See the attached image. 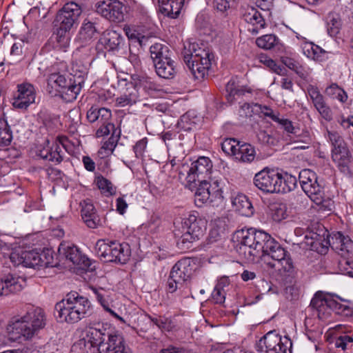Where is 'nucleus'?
<instances>
[{"instance_id": "22", "label": "nucleus", "mask_w": 353, "mask_h": 353, "mask_svg": "<svg viewBox=\"0 0 353 353\" xmlns=\"http://www.w3.org/2000/svg\"><path fill=\"white\" fill-rule=\"evenodd\" d=\"M26 285L23 277L8 274L0 278V297L20 292Z\"/></svg>"}, {"instance_id": "10", "label": "nucleus", "mask_w": 353, "mask_h": 353, "mask_svg": "<svg viewBox=\"0 0 353 353\" xmlns=\"http://www.w3.org/2000/svg\"><path fill=\"white\" fill-rule=\"evenodd\" d=\"M192 273V268L190 260L179 261L170 271L168 281V292L173 293L177 290H183L186 288Z\"/></svg>"}, {"instance_id": "57", "label": "nucleus", "mask_w": 353, "mask_h": 353, "mask_svg": "<svg viewBox=\"0 0 353 353\" xmlns=\"http://www.w3.org/2000/svg\"><path fill=\"white\" fill-rule=\"evenodd\" d=\"M240 142L234 139H225L221 143L222 150L228 155L234 157Z\"/></svg>"}, {"instance_id": "20", "label": "nucleus", "mask_w": 353, "mask_h": 353, "mask_svg": "<svg viewBox=\"0 0 353 353\" xmlns=\"http://www.w3.org/2000/svg\"><path fill=\"white\" fill-rule=\"evenodd\" d=\"M36 91L34 87L28 83L19 84L17 92L12 100V105L17 109H26L35 102Z\"/></svg>"}, {"instance_id": "28", "label": "nucleus", "mask_w": 353, "mask_h": 353, "mask_svg": "<svg viewBox=\"0 0 353 353\" xmlns=\"http://www.w3.org/2000/svg\"><path fill=\"white\" fill-rule=\"evenodd\" d=\"M125 90L117 98L116 103L119 107H125L134 104L139 99V91L133 83H125Z\"/></svg>"}, {"instance_id": "59", "label": "nucleus", "mask_w": 353, "mask_h": 353, "mask_svg": "<svg viewBox=\"0 0 353 353\" xmlns=\"http://www.w3.org/2000/svg\"><path fill=\"white\" fill-rule=\"evenodd\" d=\"M148 139L144 137L136 142L133 147V151L135 157L138 159H143L146 152Z\"/></svg>"}, {"instance_id": "52", "label": "nucleus", "mask_w": 353, "mask_h": 353, "mask_svg": "<svg viewBox=\"0 0 353 353\" xmlns=\"http://www.w3.org/2000/svg\"><path fill=\"white\" fill-rule=\"evenodd\" d=\"M69 117L71 118L70 123L68 124V134H74L77 131V127L81 123V114L79 108H73L68 112Z\"/></svg>"}, {"instance_id": "50", "label": "nucleus", "mask_w": 353, "mask_h": 353, "mask_svg": "<svg viewBox=\"0 0 353 353\" xmlns=\"http://www.w3.org/2000/svg\"><path fill=\"white\" fill-rule=\"evenodd\" d=\"M325 92L328 96L343 103L345 102L347 99L346 92L336 83H332L328 86L325 90Z\"/></svg>"}, {"instance_id": "25", "label": "nucleus", "mask_w": 353, "mask_h": 353, "mask_svg": "<svg viewBox=\"0 0 353 353\" xmlns=\"http://www.w3.org/2000/svg\"><path fill=\"white\" fill-rule=\"evenodd\" d=\"M242 16L245 22L251 24L253 28L249 29L250 32L257 34L258 32L264 28L265 22L261 13L252 6H247L242 12Z\"/></svg>"}, {"instance_id": "34", "label": "nucleus", "mask_w": 353, "mask_h": 353, "mask_svg": "<svg viewBox=\"0 0 353 353\" xmlns=\"http://www.w3.org/2000/svg\"><path fill=\"white\" fill-rule=\"evenodd\" d=\"M190 0H159L162 10L168 17L174 19L181 12L183 5Z\"/></svg>"}, {"instance_id": "6", "label": "nucleus", "mask_w": 353, "mask_h": 353, "mask_svg": "<svg viewBox=\"0 0 353 353\" xmlns=\"http://www.w3.org/2000/svg\"><path fill=\"white\" fill-rule=\"evenodd\" d=\"M94 251L104 262H114L125 264L130 259L131 250L128 243L117 241L99 239L97 241Z\"/></svg>"}, {"instance_id": "9", "label": "nucleus", "mask_w": 353, "mask_h": 353, "mask_svg": "<svg viewBox=\"0 0 353 353\" xmlns=\"http://www.w3.org/2000/svg\"><path fill=\"white\" fill-rule=\"evenodd\" d=\"M292 342L288 336H282L276 331H270L256 343L260 353H292Z\"/></svg>"}, {"instance_id": "18", "label": "nucleus", "mask_w": 353, "mask_h": 353, "mask_svg": "<svg viewBox=\"0 0 353 353\" xmlns=\"http://www.w3.org/2000/svg\"><path fill=\"white\" fill-rule=\"evenodd\" d=\"M302 190L311 200L319 201L321 190L323 188L317 181L316 174L310 169L302 170L299 175Z\"/></svg>"}, {"instance_id": "36", "label": "nucleus", "mask_w": 353, "mask_h": 353, "mask_svg": "<svg viewBox=\"0 0 353 353\" xmlns=\"http://www.w3.org/2000/svg\"><path fill=\"white\" fill-rule=\"evenodd\" d=\"M302 52L307 58L316 61H321L324 57L325 51L319 46L312 42L304 41L301 45Z\"/></svg>"}, {"instance_id": "17", "label": "nucleus", "mask_w": 353, "mask_h": 353, "mask_svg": "<svg viewBox=\"0 0 353 353\" xmlns=\"http://www.w3.org/2000/svg\"><path fill=\"white\" fill-rule=\"evenodd\" d=\"M212 162L209 157H199L193 161L187 172L186 179L188 183L206 180L210 178L212 171Z\"/></svg>"}, {"instance_id": "48", "label": "nucleus", "mask_w": 353, "mask_h": 353, "mask_svg": "<svg viewBox=\"0 0 353 353\" xmlns=\"http://www.w3.org/2000/svg\"><path fill=\"white\" fill-rule=\"evenodd\" d=\"M279 39L272 34L263 35L256 40L257 46L265 50L272 49L277 45Z\"/></svg>"}, {"instance_id": "49", "label": "nucleus", "mask_w": 353, "mask_h": 353, "mask_svg": "<svg viewBox=\"0 0 353 353\" xmlns=\"http://www.w3.org/2000/svg\"><path fill=\"white\" fill-rule=\"evenodd\" d=\"M71 84L68 86V102L75 100L81 89V84L83 83V78L81 76L77 77V80L70 78Z\"/></svg>"}, {"instance_id": "42", "label": "nucleus", "mask_w": 353, "mask_h": 353, "mask_svg": "<svg viewBox=\"0 0 353 353\" xmlns=\"http://www.w3.org/2000/svg\"><path fill=\"white\" fill-rule=\"evenodd\" d=\"M81 14V7L74 2H68V28L77 27Z\"/></svg>"}, {"instance_id": "38", "label": "nucleus", "mask_w": 353, "mask_h": 353, "mask_svg": "<svg viewBox=\"0 0 353 353\" xmlns=\"http://www.w3.org/2000/svg\"><path fill=\"white\" fill-rule=\"evenodd\" d=\"M94 183L101 192L106 196L114 195L117 192L116 186H114L110 180L101 174L95 176Z\"/></svg>"}, {"instance_id": "14", "label": "nucleus", "mask_w": 353, "mask_h": 353, "mask_svg": "<svg viewBox=\"0 0 353 353\" xmlns=\"http://www.w3.org/2000/svg\"><path fill=\"white\" fill-rule=\"evenodd\" d=\"M89 307L86 298L75 292L68 293V323H75L85 318Z\"/></svg>"}, {"instance_id": "8", "label": "nucleus", "mask_w": 353, "mask_h": 353, "mask_svg": "<svg viewBox=\"0 0 353 353\" xmlns=\"http://www.w3.org/2000/svg\"><path fill=\"white\" fill-rule=\"evenodd\" d=\"M225 181L222 179L214 178L210 181H202L194 194V203L196 206L201 207L208 201H223L224 199L223 189Z\"/></svg>"}, {"instance_id": "44", "label": "nucleus", "mask_w": 353, "mask_h": 353, "mask_svg": "<svg viewBox=\"0 0 353 353\" xmlns=\"http://www.w3.org/2000/svg\"><path fill=\"white\" fill-rule=\"evenodd\" d=\"M225 90L227 92V99L229 102L232 103L235 96L243 95L245 93V90L239 81L235 79H230L226 86Z\"/></svg>"}, {"instance_id": "15", "label": "nucleus", "mask_w": 353, "mask_h": 353, "mask_svg": "<svg viewBox=\"0 0 353 353\" xmlns=\"http://www.w3.org/2000/svg\"><path fill=\"white\" fill-rule=\"evenodd\" d=\"M51 41L54 49L66 51V4L57 12L53 21Z\"/></svg>"}, {"instance_id": "55", "label": "nucleus", "mask_w": 353, "mask_h": 353, "mask_svg": "<svg viewBox=\"0 0 353 353\" xmlns=\"http://www.w3.org/2000/svg\"><path fill=\"white\" fill-rule=\"evenodd\" d=\"M307 94L312 100L315 108H317L325 103L323 95L320 93L319 89L316 87L310 85L307 87Z\"/></svg>"}, {"instance_id": "27", "label": "nucleus", "mask_w": 353, "mask_h": 353, "mask_svg": "<svg viewBox=\"0 0 353 353\" xmlns=\"http://www.w3.org/2000/svg\"><path fill=\"white\" fill-rule=\"evenodd\" d=\"M82 219L86 225L92 229L97 228L100 220L96 213L93 203L90 199H85L80 203Z\"/></svg>"}, {"instance_id": "30", "label": "nucleus", "mask_w": 353, "mask_h": 353, "mask_svg": "<svg viewBox=\"0 0 353 353\" xmlns=\"http://www.w3.org/2000/svg\"><path fill=\"white\" fill-rule=\"evenodd\" d=\"M332 158L341 171L345 172L348 170L351 154L346 145L340 148H332Z\"/></svg>"}, {"instance_id": "61", "label": "nucleus", "mask_w": 353, "mask_h": 353, "mask_svg": "<svg viewBox=\"0 0 353 353\" xmlns=\"http://www.w3.org/2000/svg\"><path fill=\"white\" fill-rule=\"evenodd\" d=\"M66 306L64 299L57 303L54 307V315L58 322L63 323L66 321Z\"/></svg>"}, {"instance_id": "41", "label": "nucleus", "mask_w": 353, "mask_h": 353, "mask_svg": "<svg viewBox=\"0 0 353 353\" xmlns=\"http://www.w3.org/2000/svg\"><path fill=\"white\" fill-rule=\"evenodd\" d=\"M297 185L295 176L288 173H281V179L278 185V193H286L294 190Z\"/></svg>"}, {"instance_id": "29", "label": "nucleus", "mask_w": 353, "mask_h": 353, "mask_svg": "<svg viewBox=\"0 0 353 353\" xmlns=\"http://www.w3.org/2000/svg\"><path fill=\"white\" fill-rule=\"evenodd\" d=\"M89 289L92 291L95 296L97 301L100 303L103 309L109 312L112 316L119 320L122 323H125L124 319L115 313L110 307L108 298L109 297L110 292L102 288H97L96 286L90 285Z\"/></svg>"}, {"instance_id": "2", "label": "nucleus", "mask_w": 353, "mask_h": 353, "mask_svg": "<svg viewBox=\"0 0 353 353\" xmlns=\"http://www.w3.org/2000/svg\"><path fill=\"white\" fill-rule=\"evenodd\" d=\"M330 234L323 225H319L316 231L308 229L304 233L305 243L310 250L321 254L327 253L330 246L341 257L345 259V263L350 267L346 268L347 274L353 277V241L348 237L337 232L330 240Z\"/></svg>"}, {"instance_id": "43", "label": "nucleus", "mask_w": 353, "mask_h": 353, "mask_svg": "<svg viewBox=\"0 0 353 353\" xmlns=\"http://www.w3.org/2000/svg\"><path fill=\"white\" fill-rule=\"evenodd\" d=\"M259 61L277 74L285 76L287 74V70L284 66L278 64L274 60L272 59L266 54H261L259 56Z\"/></svg>"}, {"instance_id": "16", "label": "nucleus", "mask_w": 353, "mask_h": 353, "mask_svg": "<svg viewBox=\"0 0 353 353\" xmlns=\"http://www.w3.org/2000/svg\"><path fill=\"white\" fill-rule=\"evenodd\" d=\"M96 12L110 21L119 23L124 19L123 5L119 0H101L95 5Z\"/></svg>"}, {"instance_id": "7", "label": "nucleus", "mask_w": 353, "mask_h": 353, "mask_svg": "<svg viewBox=\"0 0 353 353\" xmlns=\"http://www.w3.org/2000/svg\"><path fill=\"white\" fill-rule=\"evenodd\" d=\"M207 220L197 211H192L182 221L183 234L178 241L182 248H189L192 243L199 241L205 233Z\"/></svg>"}, {"instance_id": "54", "label": "nucleus", "mask_w": 353, "mask_h": 353, "mask_svg": "<svg viewBox=\"0 0 353 353\" xmlns=\"http://www.w3.org/2000/svg\"><path fill=\"white\" fill-rule=\"evenodd\" d=\"M272 216L275 221H281L288 216V208L284 203H275L272 206Z\"/></svg>"}, {"instance_id": "37", "label": "nucleus", "mask_w": 353, "mask_h": 353, "mask_svg": "<svg viewBox=\"0 0 353 353\" xmlns=\"http://www.w3.org/2000/svg\"><path fill=\"white\" fill-rule=\"evenodd\" d=\"M270 112L267 117L270 118L272 121L277 123L279 128L285 130L288 134H296L298 132V128L293 125L292 121L287 118L281 117L279 112H275L270 108Z\"/></svg>"}, {"instance_id": "60", "label": "nucleus", "mask_w": 353, "mask_h": 353, "mask_svg": "<svg viewBox=\"0 0 353 353\" xmlns=\"http://www.w3.org/2000/svg\"><path fill=\"white\" fill-rule=\"evenodd\" d=\"M39 268L52 266L53 263V257L51 250L47 249L39 252Z\"/></svg>"}, {"instance_id": "3", "label": "nucleus", "mask_w": 353, "mask_h": 353, "mask_svg": "<svg viewBox=\"0 0 353 353\" xmlns=\"http://www.w3.org/2000/svg\"><path fill=\"white\" fill-rule=\"evenodd\" d=\"M45 324L43 312L41 309H36L23 316L12 317L6 326V332L12 341H28Z\"/></svg>"}, {"instance_id": "64", "label": "nucleus", "mask_w": 353, "mask_h": 353, "mask_svg": "<svg viewBox=\"0 0 353 353\" xmlns=\"http://www.w3.org/2000/svg\"><path fill=\"white\" fill-rule=\"evenodd\" d=\"M97 32L94 23L90 21L84 22L81 29V33L85 35V38H91Z\"/></svg>"}, {"instance_id": "35", "label": "nucleus", "mask_w": 353, "mask_h": 353, "mask_svg": "<svg viewBox=\"0 0 353 353\" xmlns=\"http://www.w3.org/2000/svg\"><path fill=\"white\" fill-rule=\"evenodd\" d=\"M255 155V150L252 145L249 143H239L234 159L240 162L250 163L254 159Z\"/></svg>"}, {"instance_id": "23", "label": "nucleus", "mask_w": 353, "mask_h": 353, "mask_svg": "<svg viewBox=\"0 0 353 353\" xmlns=\"http://www.w3.org/2000/svg\"><path fill=\"white\" fill-rule=\"evenodd\" d=\"M11 261L15 265H22L26 268H39V251H21L12 252L10 256Z\"/></svg>"}, {"instance_id": "63", "label": "nucleus", "mask_w": 353, "mask_h": 353, "mask_svg": "<svg viewBox=\"0 0 353 353\" xmlns=\"http://www.w3.org/2000/svg\"><path fill=\"white\" fill-rule=\"evenodd\" d=\"M294 72L302 79L309 81L312 70L305 64L300 63Z\"/></svg>"}, {"instance_id": "56", "label": "nucleus", "mask_w": 353, "mask_h": 353, "mask_svg": "<svg viewBox=\"0 0 353 353\" xmlns=\"http://www.w3.org/2000/svg\"><path fill=\"white\" fill-rule=\"evenodd\" d=\"M116 131L114 125L110 122V120H108L106 122L101 123V126L96 132V137L100 138L107 136L110 133H112L111 137H114Z\"/></svg>"}, {"instance_id": "40", "label": "nucleus", "mask_w": 353, "mask_h": 353, "mask_svg": "<svg viewBox=\"0 0 353 353\" xmlns=\"http://www.w3.org/2000/svg\"><path fill=\"white\" fill-rule=\"evenodd\" d=\"M45 143H46V146H44L41 149H37V155L44 160L55 162L57 163H60L63 160V157L60 154V152L57 150V149H56L54 151H52L50 149L48 140H46Z\"/></svg>"}, {"instance_id": "33", "label": "nucleus", "mask_w": 353, "mask_h": 353, "mask_svg": "<svg viewBox=\"0 0 353 353\" xmlns=\"http://www.w3.org/2000/svg\"><path fill=\"white\" fill-rule=\"evenodd\" d=\"M270 108L266 105H262L258 103H247L243 104L239 110V114L242 117H251L253 114H259L260 117H266L269 115Z\"/></svg>"}, {"instance_id": "1", "label": "nucleus", "mask_w": 353, "mask_h": 353, "mask_svg": "<svg viewBox=\"0 0 353 353\" xmlns=\"http://www.w3.org/2000/svg\"><path fill=\"white\" fill-rule=\"evenodd\" d=\"M236 250L248 261L261 258L268 265L281 272H292L293 263L289 253L270 234L255 228L237 232Z\"/></svg>"}, {"instance_id": "11", "label": "nucleus", "mask_w": 353, "mask_h": 353, "mask_svg": "<svg viewBox=\"0 0 353 353\" xmlns=\"http://www.w3.org/2000/svg\"><path fill=\"white\" fill-rule=\"evenodd\" d=\"M109 334L110 332L105 329L89 327L85 330L83 337L72 346L71 352L87 353L88 350L95 347L99 351V346L105 343Z\"/></svg>"}, {"instance_id": "24", "label": "nucleus", "mask_w": 353, "mask_h": 353, "mask_svg": "<svg viewBox=\"0 0 353 353\" xmlns=\"http://www.w3.org/2000/svg\"><path fill=\"white\" fill-rule=\"evenodd\" d=\"M47 90L52 97L63 99L66 90V77L64 72H52L48 78Z\"/></svg>"}, {"instance_id": "47", "label": "nucleus", "mask_w": 353, "mask_h": 353, "mask_svg": "<svg viewBox=\"0 0 353 353\" xmlns=\"http://www.w3.org/2000/svg\"><path fill=\"white\" fill-rule=\"evenodd\" d=\"M150 321L159 329L170 332L175 327L171 318L165 316H150Z\"/></svg>"}, {"instance_id": "45", "label": "nucleus", "mask_w": 353, "mask_h": 353, "mask_svg": "<svg viewBox=\"0 0 353 353\" xmlns=\"http://www.w3.org/2000/svg\"><path fill=\"white\" fill-rule=\"evenodd\" d=\"M12 140V134L4 116L0 118V146H8Z\"/></svg>"}, {"instance_id": "19", "label": "nucleus", "mask_w": 353, "mask_h": 353, "mask_svg": "<svg viewBox=\"0 0 353 353\" xmlns=\"http://www.w3.org/2000/svg\"><path fill=\"white\" fill-rule=\"evenodd\" d=\"M72 263L73 266H70V271L77 274H82L87 270L92 269L90 260L83 254L79 249L72 245H68V262Z\"/></svg>"}, {"instance_id": "62", "label": "nucleus", "mask_w": 353, "mask_h": 353, "mask_svg": "<svg viewBox=\"0 0 353 353\" xmlns=\"http://www.w3.org/2000/svg\"><path fill=\"white\" fill-rule=\"evenodd\" d=\"M327 139L332 143L333 148H340L346 145L339 132L327 130Z\"/></svg>"}, {"instance_id": "32", "label": "nucleus", "mask_w": 353, "mask_h": 353, "mask_svg": "<svg viewBox=\"0 0 353 353\" xmlns=\"http://www.w3.org/2000/svg\"><path fill=\"white\" fill-rule=\"evenodd\" d=\"M154 65L156 72L160 77L170 79L174 77L175 73L174 61L170 57L154 62Z\"/></svg>"}, {"instance_id": "39", "label": "nucleus", "mask_w": 353, "mask_h": 353, "mask_svg": "<svg viewBox=\"0 0 353 353\" xmlns=\"http://www.w3.org/2000/svg\"><path fill=\"white\" fill-rule=\"evenodd\" d=\"M326 25L328 34L331 37H336L342 26L340 15L336 12H330L326 17Z\"/></svg>"}, {"instance_id": "12", "label": "nucleus", "mask_w": 353, "mask_h": 353, "mask_svg": "<svg viewBox=\"0 0 353 353\" xmlns=\"http://www.w3.org/2000/svg\"><path fill=\"white\" fill-rule=\"evenodd\" d=\"M139 25H125L123 31L130 40L138 41L141 46L152 36L154 24L146 10H143V16Z\"/></svg>"}, {"instance_id": "51", "label": "nucleus", "mask_w": 353, "mask_h": 353, "mask_svg": "<svg viewBox=\"0 0 353 353\" xmlns=\"http://www.w3.org/2000/svg\"><path fill=\"white\" fill-rule=\"evenodd\" d=\"M118 138L110 137L108 141H105L98 151V155L103 159L110 156L116 148Z\"/></svg>"}, {"instance_id": "46", "label": "nucleus", "mask_w": 353, "mask_h": 353, "mask_svg": "<svg viewBox=\"0 0 353 353\" xmlns=\"http://www.w3.org/2000/svg\"><path fill=\"white\" fill-rule=\"evenodd\" d=\"M150 52L153 63L170 57L168 47L159 43L152 45L150 48Z\"/></svg>"}, {"instance_id": "13", "label": "nucleus", "mask_w": 353, "mask_h": 353, "mask_svg": "<svg viewBox=\"0 0 353 353\" xmlns=\"http://www.w3.org/2000/svg\"><path fill=\"white\" fill-rule=\"evenodd\" d=\"M281 179V173L278 170L265 168L255 174L254 184L263 192L278 193V185Z\"/></svg>"}, {"instance_id": "5", "label": "nucleus", "mask_w": 353, "mask_h": 353, "mask_svg": "<svg viewBox=\"0 0 353 353\" xmlns=\"http://www.w3.org/2000/svg\"><path fill=\"white\" fill-rule=\"evenodd\" d=\"M182 54L184 62L196 78H203L208 74L213 55L203 44L189 43L184 46Z\"/></svg>"}, {"instance_id": "26", "label": "nucleus", "mask_w": 353, "mask_h": 353, "mask_svg": "<svg viewBox=\"0 0 353 353\" xmlns=\"http://www.w3.org/2000/svg\"><path fill=\"white\" fill-rule=\"evenodd\" d=\"M99 43L108 51H116L123 45L124 39L117 31L109 30L103 33Z\"/></svg>"}, {"instance_id": "53", "label": "nucleus", "mask_w": 353, "mask_h": 353, "mask_svg": "<svg viewBox=\"0 0 353 353\" xmlns=\"http://www.w3.org/2000/svg\"><path fill=\"white\" fill-rule=\"evenodd\" d=\"M334 346L343 352L351 348L353 346V336L345 333L336 336L334 340Z\"/></svg>"}, {"instance_id": "58", "label": "nucleus", "mask_w": 353, "mask_h": 353, "mask_svg": "<svg viewBox=\"0 0 353 353\" xmlns=\"http://www.w3.org/2000/svg\"><path fill=\"white\" fill-rule=\"evenodd\" d=\"M319 201H316V200H312L314 203L319 206V210L323 211H332L334 209V201L327 198H324V192L323 188L321 190V195H320Z\"/></svg>"}, {"instance_id": "4", "label": "nucleus", "mask_w": 353, "mask_h": 353, "mask_svg": "<svg viewBox=\"0 0 353 353\" xmlns=\"http://www.w3.org/2000/svg\"><path fill=\"white\" fill-rule=\"evenodd\" d=\"M310 305L315 310L319 319L323 321H330L333 314L343 318L353 316V307L333 294L317 292L312 299Z\"/></svg>"}, {"instance_id": "31", "label": "nucleus", "mask_w": 353, "mask_h": 353, "mask_svg": "<svg viewBox=\"0 0 353 353\" xmlns=\"http://www.w3.org/2000/svg\"><path fill=\"white\" fill-rule=\"evenodd\" d=\"M232 205L240 214L250 216L253 214V207L248 197L243 194H237L232 197Z\"/></svg>"}, {"instance_id": "21", "label": "nucleus", "mask_w": 353, "mask_h": 353, "mask_svg": "<svg viewBox=\"0 0 353 353\" xmlns=\"http://www.w3.org/2000/svg\"><path fill=\"white\" fill-rule=\"evenodd\" d=\"M99 353H131L123 336L114 332H110L105 341L99 346Z\"/></svg>"}]
</instances>
